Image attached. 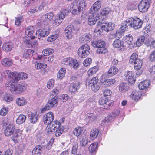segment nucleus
Masks as SVG:
<instances>
[{"instance_id": "nucleus-1", "label": "nucleus", "mask_w": 155, "mask_h": 155, "mask_svg": "<svg viewBox=\"0 0 155 155\" xmlns=\"http://www.w3.org/2000/svg\"><path fill=\"white\" fill-rule=\"evenodd\" d=\"M15 125L12 123L7 124L4 130L5 134L6 136L12 135L11 139L14 142L17 141L16 138L21 135L23 131L19 129H16L15 130Z\"/></svg>"}, {"instance_id": "nucleus-2", "label": "nucleus", "mask_w": 155, "mask_h": 155, "mask_svg": "<svg viewBox=\"0 0 155 155\" xmlns=\"http://www.w3.org/2000/svg\"><path fill=\"white\" fill-rule=\"evenodd\" d=\"M6 86L11 91L13 94H19L24 91L26 89L27 84L23 83L15 85L14 82L12 81H10L6 83Z\"/></svg>"}, {"instance_id": "nucleus-3", "label": "nucleus", "mask_w": 155, "mask_h": 155, "mask_svg": "<svg viewBox=\"0 0 155 155\" xmlns=\"http://www.w3.org/2000/svg\"><path fill=\"white\" fill-rule=\"evenodd\" d=\"M60 125V123L58 121L56 120L54 121L51 124L47 126L46 128L47 134H50L55 133L56 136H59L63 131Z\"/></svg>"}, {"instance_id": "nucleus-4", "label": "nucleus", "mask_w": 155, "mask_h": 155, "mask_svg": "<svg viewBox=\"0 0 155 155\" xmlns=\"http://www.w3.org/2000/svg\"><path fill=\"white\" fill-rule=\"evenodd\" d=\"M90 51L89 46L87 44H85L79 48L78 54L80 57L84 58L89 54Z\"/></svg>"}, {"instance_id": "nucleus-5", "label": "nucleus", "mask_w": 155, "mask_h": 155, "mask_svg": "<svg viewBox=\"0 0 155 155\" xmlns=\"http://www.w3.org/2000/svg\"><path fill=\"white\" fill-rule=\"evenodd\" d=\"M128 22H129L130 28H133L135 29L140 28L143 24V22L141 20L138 18L134 19L129 18Z\"/></svg>"}, {"instance_id": "nucleus-6", "label": "nucleus", "mask_w": 155, "mask_h": 155, "mask_svg": "<svg viewBox=\"0 0 155 155\" xmlns=\"http://www.w3.org/2000/svg\"><path fill=\"white\" fill-rule=\"evenodd\" d=\"M79 30L78 28H75L73 25H68L65 30V36L68 38L71 39L74 34H76Z\"/></svg>"}, {"instance_id": "nucleus-7", "label": "nucleus", "mask_w": 155, "mask_h": 155, "mask_svg": "<svg viewBox=\"0 0 155 155\" xmlns=\"http://www.w3.org/2000/svg\"><path fill=\"white\" fill-rule=\"evenodd\" d=\"M89 87L94 92H96L99 89L100 87V84L97 77H95L93 78L89 81Z\"/></svg>"}, {"instance_id": "nucleus-8", "label": "nucleus", "mask_w": 155, "mask_h": 155, "mask_svg": "<svg viewBox=\"0 0 155 155\" xmlns=\"http://www.w3.org/2000/svg\"><path fill=\"white\" fill-rule=\"evenodd\" d=\"M54 15L52 13H47L42 16L38 21V23L42 26L43 25H47L53 18Z\"/></svg>"}, {"instance_id": "nucleus-9", "label": "nucleus", "mask_w": 155, "mask_h": 155, "mask_svg": "<svg viewBox=\"0 0 155 155\" xmlns=\"http://www.w3.org/2000/svg\"><path fill=\"white\" fill-rule=\"evenodd\" d=\"M151 0H142L138 5L139 10L141 12H146L150 7Z\"/></svg>"}, {"instance_id": "nucleus-10", "label": "nucleus", "mask_w": 155, "mask_h": 155, "mask_svg": "<svg viewBox=\"0 0 155 155\" xmlns=\"http://www.w3.org/2000/svg\"><path fill=\"white\" fill-rule=\"evenodd\" d=\"M123 42L127 45V46L130 49H131L134 46V42L133 41V38L131 34H129L124 37L123 38Z\"/></svg>"}, {"instance_id": "nucleus-11", "label": "nucleus", "mask_w": 155, "mask_h": 155, "mask_svg": "<svg viewBox=\"0 0 155 155\" xmlns=\"http://www.w3.org/2000/svg\"><path fill=\"white\" fill-rule=\"evenodd\" d=\"M54 114L51 112H49L46 114L43 117V122L44 124L48 125L51 124L53 122V121L54 119Z\"/></svg>"}, {"instance_id": "nucleus-12", "label": "nucleus", "mask_w": 155, "mask_h": 155, "mask_svg": "<svg viewBox=\"0 0 155 155\" xmlns=\"http://www.w3.org/2000/svg\"><path fill=\"white\" fill-rule=\"evenodd\" d=\"M126 79L127 80L129 83L134 84L135 82V79L134 77V74L131 71L125 72L124 74Z\"/></svg>"}, {"instance_id": "nucleus-13", "label": "nucleus", "mask_w": 155, "mask_h": 155, "mask_svg": "<svg viewBox=\"0 0 155 155\" xmlns=\"http://www.w3.org/2000/svg\"><path fill=\"white\" fill-rule=\"evenodd\" d=\"M99 104L103 106L102 107L104 109H108L110 106H112L113 104L108 101V99L106 98H100L99 101Z\"/></svg>"}, {"instance_id": "nucleus-14", "label": "nucleus", "mask_w": 155, "mask_h": 155, "mask_svg": "<svg viewBox=\"0 0 155 155\" xmlns=\"http://www.w3.org/2000/svg\"><path fill=\"white\" fill-rule=\"evenodd\" d=\"M115 27V24L112 22H110L108 23H105L102 24L101 27V30L108 32L109 31L113 30Z\"/></svg>"}, {"instance_id": "nucleus-15", "label": "nucleus", "mask_w": 155, "mask_h": 155, "mask_svg": "<svg viewBox=\"0 0 155 155\" xmlns=\"http://www.w3.org/2000/svg\"><path fill=\"white\" fill-rule=\"evenodd\" d=\"M112 45L114 48H120L121 51H124L126 48V46L124 44L123 42L119 39L114 40Z\"/></svg>"}, {"instance_id": "nucleus-16", "label": "nucleus", "mask_w": 155, "mask_h": 155, "mask_svg": "<svg viewBox=\"0 0 155 155\" xmlns=\"http://www.w3.org/2000/svg\"><path fill=\"white\" fill-rule=\"evenodd\" d=\"M99 18V17L97 15L96 13H91L88 19V24L91 25L95 24Z\"/></svg>"}, {"instance_id": "nucleus-17", "label": "nucleus", "mask_w": 155, "mask_h": 155, "mask_svg": "<svg viewBox=\"0 0 155 155\" xmlns=\"http://www.w3.org/2000/svg\"><path fill=\"white\" fill-rule=\"evenodd\" d=\"M101 1L98 0L96 1L92 6L90 8L91 13H96L99 10L101 7Z\"/></svg>"}, {"instance_id": "nucleus-18", "label": "nucleus", "mask_w": 155, "mask_h": 155, "mask_svg": "<svg viewBox=\"0 0 155 155\" xmlns=\"http://www.w3.org/2000/svg\"><path fill=\"white\" fill-rule=\"evenodd\" d=\"M50 32V28L49 27H48L43 29L38 30L36 32V34H38L40 37H44L48 36Z\"/></svg>"}, {"instance_id": "nucleus-19", "label": "nucleus", "mask_w": 155, "mask_h": 155, "mask_svg": "<svg viewBox=\"0 0 155 155\" xmlns=\"http://www.w3.org/2000/svg\"><path fill=\"white\" fill-rule=\"evenodd\" d=\"M35 29L32 26H29L27 27L25 30L26 35L30 37L31 39H34L35 38V36H33L34 32Z\"/></svg>"}, {"instance_id": "nucleus-20", "label": "nucleus", "mask_w": 155, "mask_h": 155, "mask_svg": "<svg viewBox=\"0 0 155 155\" xmlns=\"http://www.w3.org/2000/svg\"><path fill=\"white\" fill-rule=\"evenodd\" d=\"M3 74L6 77H8L9 78L14 80L15 81H18V78H16L15 73L11 72L9 70H5L3 72Z\"/></svg>"}, {"instance_id": "nucleus-21", "label": "nucleus", "mask_w": 155, "mask_h": 155, "mask_svg": "<svg viewBox=\"0 0 155 155\" xmlns=\"http://www.w3.org/2000/svg\"><path fill=\"white\" fill-rule=\"evenodd\" d=\"M91 38V36L90 34H85L80 37V41L82 43H87L90 41Z\"/></svg>"}, {"instance_id": "nucleus-22", "label": "nucleus", "mask_w": 155, "mask_h": 155, "mask_svg": "<svg viewBox=\"0 0 155 155\" xmlns=\"http://www.w3.org/2000/svg\"><path fill=\"white\" fill-rule=\"evenodd\" d=\"M91 45L93 47L98 48L106 46L105 42L101 40L94 41L92 42Z\"/></svg>"}, {"instance_id": "nucleus-23", "label": "nucleus", "mask_w": 155, "mask_h": 155, "mask_svg": "<svg viewBox=\"0 0 155 155\" xmlns=\"http://www.w3.org/2000/svg\"><path fill=\"white\" fill-rule=\"evenodd\" d=\"M76 4L79 8V12H81L83 10L84 7L86 5L84 0H75L74 1Z\"/></svg>"}, {"instance_id": "nucleus-24", "label": "nucleus", "mask_w": 155, "mask_h": 155, "mask_svg": "<svg viewBox=\"0 0 155 155\" xmlns=\"http://www.w3.org/2000/svg\"><path fill=\"white\" fill-rule=\"evenodd\" d=\"M13 47V44L11 42L5 43L3 45V50L6 52L11 51Z\"/></svg>"}, {"instance_id": "nucleus-25", "label": "nucleus", "mask_w": 155, "mask_h": 155, "mask_svg": "<svg viewBox=\"0 0 155 155\" xmlns=\"http://www.w3.org/2000/svg\"><path fill=\"white\" fill-rule=\"evenodd\" d=\"M150 84V81L146 80L140 82L139 84L138 87L139 89L143 90L148 88Z\"/></svg>"}, {"instance_id": "nucleus-26", "label": "nucleus", "mask_w": 155, "mask_h": 155, "mask_svg": "<svg viewBox=\"0 0 155 155\" xmlns=\"http://www.w3.org/2000/svg\"><path fill=\"white\" fill-rule=\"evenodd\" d=\"M28 117L30 122L32 123H35L38 119V116L32 112H29Z\"/></svg>"}, {"instance_id": "nucleus-27", "label": "nucleus", "mask_w": 155, "mask_h": 155, "mask_svg": "<svg viewBox=\"0 0 155 155\" xmlns=\"http://www.w3.org/2000/svg\"><path fill=\"white\" fill-rule=\"evenodd\" d=\"M16 104L19 106H23L27 103L26 100L23 97L17 98L16 101Z\"/></svg>"}, {"instance_id": "nucleus-28", "label": "nucleus", "mask_w": 155, "mask_h": 155, "mask_svg": "<svg viewBox=\"0 0 155 155\" xmlns=\"http://www.w3.org/2000/svg\"><path fill=\"white\" fill-rule=\"evenodd\" d=\"M129 88L128 84L126 83L122 82L119 85V90L122 92H124L127 91Z\"/></svg>"}, {"instance_id": "nucleus-29", "label": "nucleus", "mask_w": 155, "mask_h": 155, "mask_svg": "<svg viewBox=\"0 0 155 155\" xmlns=\"http://www.w3.org/2000/svg\"><path fill=\"white\" fill-rule=\"evenodd\" d=\"M76 3L74 1L70 5V11L73 14H76L79 12V8Z\"/></svg>"}, {"instance_id": "nucleus-30", "label": "nucleus", "mask_w": 155, "mask_h": 155, "mask_svg": "<svg viewBox=\"0 0 155 155\" xmlns=\"http://www.w3.org/2000/svg\"><path fill=\"white\" fill-rule=\"evenodd\" d=\"M68 10L66 9H64L60 11L59 13L58 18L61 20L62 21L65 17V15L68 14Z\"/></svg>"}, {"instance_id": "nucleus-31", "label": "nucleus", "mask_w": 155, "mask_h": 155, "mask_svg": "<svg viewBox=\"0 0 155 155\" xmlns=\"http://www.w3.org/2000/svg\"><path fill=\"white\" fill-rule=\"evenodd\" d=\"M96 114L92 113H88L86 115V119L89 122H91L97 118Z\"/></svg>"}, {"instance_id": "nucleus-32", "label": "nucleus", "mask_w": 155, "mask_h": 155, "mask_svg": "<svg viewBox=\"0 0 155 155\" xmlns=\"http://www.w3.org/2000/svg\"><path fill=\"white\" fill-rule=\"evenodd\" d=\"M118 69L116 67L112 66L110 67L108 72V74L109 76H112L118 72Z\"/></svg>"}, {"instance_id": "nucleus-33", "label": "nucleus", "mask_w": 155, "mask_h": 155, "mask_svg": "<svg viewBox=\"0 0 155 155\" xmlns=\"http://www.w3.org/2000/svg\"><path fill=\"white\" fill-rule=\"evenodd\" d=\"M42 147L40 145L36 146L33 149L32 155H40L42 152Z\"/></svg>"}, {"instance_id": "nucleus-34", "label": "nucleus", "mask_w": 155, "mask_h": 155, "mask_svg": "<svg viewBox=\"0 0 155 155\" xmlns=\"http://www.w3.org/2000/svg\"><path fill=\"white\" fill-rule=\"evenodd\" d=\"M141 96V93L140 92L134 91L132 92L130 95V97L132 99L136 101L139 100Z\"/></svg>"}, {"instance_id": "nucleus-35", "label": "nucleus", "mask_w": 155, "mask_h": 155, "mask_svg": "<svg viewBox=\"0 0 155 155\" xmlns=\"http://www.w3.org/2000/svg\"><path fill=\"white\" fill-rule=\"evenodd\" d=\"M128 19H127L125 21H124L122 24L121 27L120 28V30L122 31V32H124L127 30V28H130L129 22H128Z\"/></svg>"}, {"instance_id": "nucleus-36", "label": "nucleus", "mask_w": 155, "mask_h": 155, "mask_svg": "<svg viewBox=\"0 0 155 155\" xmlns=\"http://www.w3.org/2000/svg\"><path fill=\"white\" fill-rule=\"evenodd\" d=\"M1 63L4 66H11L13 62L10 59L5 58L2 60Z\"/></svg>"}, {"instance_id": "nucleus-37", "label": "nucleus", "mask_w": 155, "mask_h": 155, "mask_svg": "<svg viewBox=\"0 0 155 155\" xmlns=\"http://www.w3.org/2000/svg\"><path fill=\"white\" fill-rule=\"evenodd\" d=\"M79 88V83H74L71 84L69 87V91L71 92H74L76 91Z\"/></svg>"}, {"instance_id": "nucleus-38", "label": "nucleus", "mask_w": 155, "mask_h": 155, "mask_svg": "<svg viewBox=\"0 0 155 155\" xmlns=\"http://www.w3.org/2000/svg\"><path fill=\"white\" fill-rule=\"evenodd\" d=\"M26 117L23 114L20 115L17 118L16 122L17 124H20L23 123L26 120Z\"/></svg>"}, {"instance_id": "nucleus-39", "label": "nucleus", "mask_w": 155, "mask_h": 155, "mask_svg": "<svg viewBox=\"0 0 155 155\" xmlns=\"http://www.w3.org/2000/svg\"><path fill=\"white\" fill-rule=\"evenodd\" d=\"M99 131L97 129H94L91 131L90 137L91 139L94 140L97 137Z\"/></svg>"}, {"instance_id": "nucleus-40", "label": "nucleus", "mask_w": 155, "mask_h": 155, "mask_svg": "<svg viewBox=\"0 0 155 155\" xmlns=\"http://www.w3.org/2000/svg\"><path fill=\"white\" fill-rule=\"evenodd\" d=\"M16 76V78H18V81L19 80L21 79L23 80H25L28 77V74L24 72H21L18 73L17 74V76Z\"/></svg>"}, {"instance_id": "nucleus-41", "label": "nucleus", "mask_w": 155, "mask_h": 155, "mask_svg": "<svg viewBox=\"0 0 155 155\" xmlns=\"http://www.w3.org/2000/svg\"><path fill=\"white\" fill-rule=\"evenodd\" d=\"M134 64V68L136 70H139L141 68L143 64V61L141 60L137 59L136 62L133 64Z\"/></svg>"}, {"instance_id": "nucleus-42", "label": "nucleus", "mask_w": 155, "mask_h": 155, "mask_svg": "<svg viewBox=\"0 0 155 155\" xmlns=\"http://www.w3.org/2000/svg\"><path fill=\"white\" fill-rule=\"evenodd\" d=\"M145 37L142 35L140 37L137 39L136 42V45L137 47H139L141 46L144 42Z\"/></svg>"}, {"instance_id": "nucleus-43", "label": "nucleus", "mask_w": 155, "mask_h": 155, "mask_svg": "<svg viewBox=\"0 0 155 155\" xmlns=\"http://www.w3.org/2000/svg\"><path fill=\"white\" fill-rule=\"evenodd\" d=\"M66 73L65 68H62L59 70L57 75L58 78L62 79Z\"/></svg>"}, {"instance_id": "nucleus-44", "label": "nucleus", "mask_w": 155, "mask_h": 155, "mask_svg": "<svg viewBox=\"0 0 155 155\" xmlns=\"http://www.w3.org/2000/svg\"><path fill=\"white\" fill-rule=\"evenodd\" d=\"M88 136L85 135L81 138L80 139V142L81 145L82 146H85L88 142Z\"/></svg>"}, {"instance_id": "nucleus-45", "label": "nucleus", "mask_w": 155, "mask_h": 155, "mask_svg": "<svg viewBox=\"0 0 155 155\" xmlns=\"http://www.w3.org/2000/svg\"><path fill=\"white\" fill-rule=\"evenodd\" d=\"M73 134L77 137L81 136L83 134L82 128L79 127L76 128L73 131Z\"/></svg>"}, {"instance_id": "nucleus-46", "label": "nucleus", "mask_w": 155, "mask_h": 155, "mask_svg": "<svg viewBox=\"0 0 155 155\" xmlns=\"http://www.w3.org/2000/svg\"><path fill=\"white\" fill-rule=\"evenodd\" d=\"M137 59H140L138 58V55L136 53L132 54L129 60V62L130 64H133L137 61Z\"/></svg>"}, {"instance_id": "nucleus-47", "label": "nucleus", "mask_w": 155, "mask_h": 155, "mask_svg": "<svg viewBox=\"0 0 155 155\" xmlns=\"http://www.w3.org/2000/svg\"><path fill=\"white\" fill-rule=\"evenodd\" d=\"M98 68L97 66H95L94 67L90 68L87 71V74L88 76H92L98 70Z\"/></svg>"}, {"instance_id": "nucleus-48", "label": "nucleus", "mask_w": 155, "mask_h": 155, "mask_svg": "<svg viewBox=\"0 0 155 155\" xmlns=\"http://www.w3.org/2000/svg\"><path fill=\"white\" fill-rule=\"evenodd\" d=\"M116 81V80L113 79H107L104 84L107 87L112 86L114 84Z\"/></svg>"}, {"instance_id": "nucleus-49", "label": "nucleus", "mask_w": 155, "mask_h": 155, "mask_svg": "<svg viewBox=\"0 0 155 155\" xmlns=\"http://www.w3.org/2000/svg\"><path fill=\"white\" fill-rule=\"evenodd\" d=\"M72 58L70 57L65 58L62 61V63L63 64L70 66L71 64Z\"/></svg>"}, {"instance_id": "nucleus-50", "label": "nucleus", "mask_w": 155, "mask_h": 155, "mask_svg": "<svg viewBox=\"0 0 155 155\" xmlns=\"http://www.w3.org/2000/svg\"><path fill=\"white\" fill-rule=\"evenodd\" d=\"M71 64L70 65L71 67H72L75 69H77L79 67V64H78V60L76 59H74L72 58V61L71 63Z\"/></svg>"}, {"instance_id": "nucleus-51", "label": "nucleus", "mask_w": 155, "mask_h": 155, "mask_svg": "<svg viewBox=\"0 0 155 155\" xmlns=\"http://www.w3.org/2000/svg\"><path fill=\"white\" fill-rule=\"evenodd\" d=\"M54 51V50L53 49L47 48L44 49L42 52L44 56H47L53 53Z\"/></svg>"}, {"instance_id": "nucleus-52", "label": "nucleus", "mask_w": 155, "mask_h": 155, "mask_svg": "<svg viewBox=\"0 0 155 155\" xmlns=\"http://www.w3.org/2000/svg\"><path fill=\"white\" fill-rule=\"evenodd\" d=\"M3 98L5 101L8 102L11 101L13 99L12 96L8 93H5L3 94Z\"/></svg>"}, {"instance_id": "nucleus-53", "label": "nucleus", "mask_w": 155, "mask_h": 155, "mask_svg": "<svg viewBox=\"0 0 155 155\" xmlns=\"http://www.w3.org/2000/svg\"><path fill=\"white\" fill-rule=\"evenodd\" d=\"M111 10L109 8H105L101 9L100 14L102 16H106L108 15L110 12Z\"/></svg>"}, {"instance_id": "nucleus-54", "label": "nucleus", "mask_w": 155, "mask_h": 155, "mask_svg": "<svg viewBox=\"0 0 155 155\" xmlns=\"http://www.w3.org/2000/svg\"><path fill=\"white\" fill-rule=\"evenodd\" d=\"M47 65L45 64L40 63L36 64L35 65V68L38 70H43L47 68Z\"/></svg>"}, {"instance_id": "nucleus-55", "label": "nucleus", "mask_w": 155, "mask_h": 155, "mask_svg": "<svg viewBox=\"0 0 155 155\" xmlns=\"http://www.w3.org/2000/svg\"><path fill=\"white\" fill-rule=\"evenodd\" d=\"M107 52L108 50L106 48V46L99 48L96 51L97 53L99 54H104L107 53Z\"/></svg>"}, {"instance_id": "nucleus-56", "label": "nucleus", "mask_w": 155, "mask_h": 155, "mask_svg": "<svg viewBox=\"0 0 155 155\" xmlns=\"http://www.w3.org/2000/svg\"><path fill=\"white\" fill-rule=\"evenodd\" d=\"M59 35L56 34L49 36L47 39V41L49 42H53L56 40L58 37Z\"/></svg>"}, {"instance_id": "nucleus-57", "label": "nucleus", "mask_w": 155, "mask_h": 155, "mask_svg": "<svg viewBox=\"0 0 155 155\" xmlns=\"http://www.w3.org/2000/svg\"><path fill=\"white\" fill-rule=\"evenodd\" d=\"M53 106H52L49 102H48L44 108L41 110V113H44L46 111L48 110L51 109Z\"/></svg>"}, {"instance_id": "nucleus-58", "label": "nucleus", "mask_w": 155, "mask_h": 155, "mask_svg": "<svg viewBox=\"0 0 155 155\" xmlns=\"http://www.w3.org/2000/svg\"><path fill=\"white\" fill-rule=\"evenodd\" d=\"M97 143L95 142L91 144L89 147V150L90 152H93L97 150Z\"/></svg>"}, {"instance_id": "nucleus-59", "label": "nucleus", "mask_w": 155, "mask_h": 155, "mask_svg": "<svg viewBox=\"0 0 155 155\" xmlns=\"http://www.w3.org/2000/svg\"><path fill=\"white\" fill-rule=\"evenodd\" d=\"M55 80L54 79H50L48 82L47 87L49 89H51L54 86Z\"/></svg>"}, {"instance_id": "nucleus-60", "label": "nucleus", "mask_w": 155, "mask_h": 155, "mask_svg": "<svg viewBox=\"0 0 155 155\" xmlns=\"http://www.w3.org/2000/svg\"><path fill=\"white\" fill-rule=\"evenodd\" d=\"M78 148V143H75L73 145L72 147L71 151L72 154L75 155L77 153Z\"/></svg>"}, {"instance_id": "nucleus-61", "label": "nucleus", "mask_w": 155, "mask_h": 155, "mask_svg": "<svg viewBox=\"0 0 155 155\" xmlns=\"http://www.w3.org/2000/svg\"><path fill=\"white\" fill-rule=\"evenodd\" d=\"M54 139L53 138H52L50 140L49 142L46 146V148L47 150H49L51 148L52 144L54 143Z\"/></svg>"}, {"instance_id": "nucleus-62", "label": "nucleus", "mask_w": 155, "mask_h": 155, "mask_svg": "<svg viewBox=\"0 0 155 155\" xmlns=\"http://www.w3.org/2000/svg\"><path fill=\"white\" fill-rule=\"evenodd\" d=\"M91 63V59L87 58L84 60L83 64L84 66L87 67L89 66Z\"/></svg>"}, {"instance_id": "nucleus-63", "label": "nucleus", "mask_w": 155, "mask_h": 155, "mask_svg": "<svg viewBox=\"0 0 155 155\" xmlns=\"http://www.w3.org/2000/svg\"><path fill=\"white\" fill-rule=\"evenodd\" d=\"M8 112V109L7 107H4L1 109L0 111V114L1 116H5Z\"/></svg>"}, {"instance_id": "nucleus-64", "label": "nucleus", "mask_w": 155, "mask_h": 155, "mask_svg": "<svg viewBox=\"0 0 155 155\" xmlns=\"http://www.w3.org/2000/svg\"><path fill=\"white\" fill-rule=\"evenodd\" d=\"M57 101L58 100L57 97H54L51 99L49 100L48 102L54 107L57 103Z\"/></svg>"}]
</instances>
